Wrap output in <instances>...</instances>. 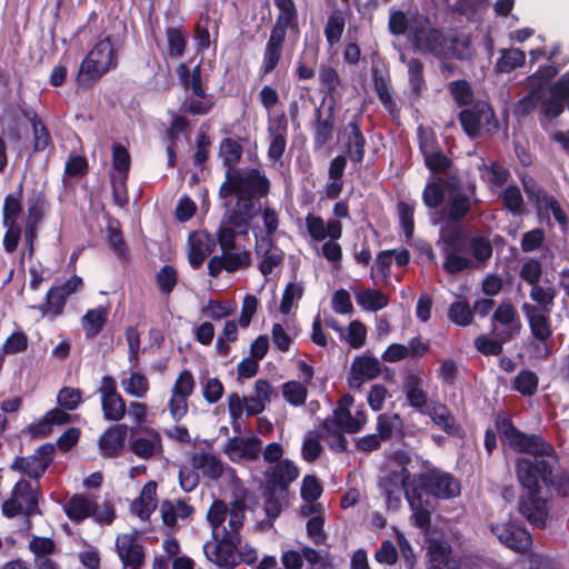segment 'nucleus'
<instances>
[{"label":"nucleus","mask_w":569,"mask_h":569,"mask_svg":"<svg viewBox=\"0 0 569 569\" xmlns=\"http://www.w3.org/2000/svg\"><path fill=\"white\" fill-rule=\"evenodd\" d=\"M381 373V366L377 358L371 356L355 357L347 378L348 387L358 390L369 380H373Z\"/></svg>","instance_id":"obj_15"},{"label":"nucleus","mask_w":569,"mask_h":569,"mask_svg":"<svg viewBox=\"0 0 569 569\" xmlns=\"http://www.w3.org/2000/svg\"><path fill=\"white\" fill-rule=\"evenodd\" d=\"M191 463L194 469H202L203 475L212 480L219 479L223 473L222 462L210 453H194Z\"/></svg>","instance_id":"obj_44"},{"label":"nucleus","mask_w":569,"mask_h":569,"mask_svg":"<svg viewBox=\"0 0 569 569\" xmlns=\"http://www.w3.org/2000/svg\"><path fill=\"white\" fill-rule=\"evenodd\" d=\"M448 319L460 327H467L472 322L473 311L467 301H455L448 309Z\"/></svg>","instance_id":"obj_58"},{"label":"nucleus","mask_w":569,"mask_h":569,"mask_svg":"<svg viewBox=\"0 0 569 569\" xmlns=\"http://www.w3.org/2000/svg\"><path fill=\"white\" fill-rule=\"evenodd\" d=\"M278 14L266 42L259 76L266 77L274 71L282 59L287 33L299 32V13L295 0H273Z\"/></svg>","instance_id":"obj_2"},{"label":"nucleus","mask_w":569,"mask_h":569,"mask_svg":"<svg viewBox=\"0 0 569 569\" xmlns=\"http://www.w3.org/2000/svg\"><path fill=\"white\" fill-rule=\"evenodd\" d=\"M41 498L42 491L39 487L33 488L30 481L20 479L13 486L10 497L3 501L2 515L9 519L19 515H23L28 519L34 515H42L39 508Z\"/></svg>","instance_id":"obj_5"},{"label":"nucleus","mask_w":569,"mask_h":569,"mask_svg":"<svg viewBox=\"0 0 569 569\" xmlns=\"http://www.w3.org/2000/svg\"><path fill=\"white\" fill-rule=\"evenodd\" d=\"M107 244L118 258L127 256V247L118 220L108 223Z\"/></svg>","instance_id":"obj_57"},{"label":"nucleus","mask_w":569,"mask_h":569,"mask_svg":"<svg viewBox=\"0 0 569 569\" xmlns=\"http://www.w3.org/2000/svg\"><path fill=\"white\" fill-rule=\"evenodd\" d=\"M408 67V76H409V84L412 91V94L416 97H420L422 90L426 87L425 80V66L423 62L418 58H411L407 61Z\"/></svg>","instance_id":"obj_54"},{"label":"nucleus","mask_w":569,"mask_h":569,"mask_svg":"<svg viewBox=\"0 0 569 569\" xmlns=\"http://www.w3.org/2000/svg\"><path fill=\"white\" fill-rule=\"evenodd\" d=\"M228 513V507L224 501L216 499L207 513V520L212 528V538H217L219 531L222 529V525L226 521Z\"/></svg>","instance_id":"obj_59"},{"label":"nucleus","mask_w":569,"mask_h":569,"mask_svg":"<svg viewBox=\"0 0 569 569\" xmlns=\"http://www.w3.org/2000/svg\"><path fill=\"white\" fill-rule=\"evenodd\" d=\"M66 303L67 299L51 287L47 291L44 301L37 308L41 312L42 317L48 318L50 321H54L63 313Z\"/></svg>","instance_id":"obj_42"},{"label":"nucleus","mask_w":569,"mask_h":569,"mask_svg":"<svg viewBox=\"0 0 569 569\" xmlns=\"http://www.w3.org/2000/svg\"><path fill=\"white\" fill-rule=\"evenodd\" d=\"M149 437L148 438H133L130 441V450L137 457L141 459H150L154 456L157 450H161V436L160 433L152 428H143L142 429Z\"/></svg>","instance_id":"obj_32"},{"label":"nucleus","mask_w":569,"mask_h":569,"mask_svg":"<svg viewBox=\"0 0 569 569\" xmlns=\"http://www.w3.org/2000/svg\"><path fill=\"white\" fill-rule=\"evenodd\" d=\"M282 395L287 402L298 407L306 402L308 390L303 383L291 380L282 385Z\"/></svg>","instance_id":"obj_63"},{"label":"nucleus","mask_w":569,"mask_h":569,"mask_svg":"<svg viewBox=\"0 0 569 569\" xmlns=\"http://www.w3.org/2000/svg\"><path fill=\"white\" fill-rule=\"evenodd\" d=\"M332 427L347 433H356L361 429V422L351 415L349 408L338 406L333 410L332 417L326 418L321 422L322 430L329 431Z\"/></svg>","instance_id":"obj_30"},{"label":"nucleus","mask_w":569,"mask_h":569,"mask_svg":"<svg viewBox=\"0 0 569 569\" xmlns=\"http://www.w3.org/2000/svg\"><path fill=\"white\" fill-rule=\"evenodd\" d=\"M261 443V440L256 436L247 438L234 436L228 439L224 451L229 455L238 453L240 457L256 458Z\"/></svg>","instance_id":"obj_35"},{"label":"nucleus","mask_w":569,"mask_h":569,"mask_svg":"<svg viewBox=\"0 0 569 569\" xmlns=\"http://www.w3.org/2000/svg\"><path fill=\"white\" fill-rule=\"evenodd\" d=\"M448 89L453 101L459 107H468L473 103L475 93L471 84L467 80L459 79L451 81L448 84Z\"/></svg>","instance_id":"obj_55"},{"label":"nucleus","mask_w":569,"mask_h":569,"mask_svg":"<svg viewBox=\"0 0 569 569\" xmlns=\"http://www.w3.org/2000/svg\"><path fill=\"white\" fill-rule=\"evenodd\" d=\"M124 391L136 398H143L149 390V381L140 372H132L128 379L122 380Z\"/></svg>","instance_id":"obj_64"},{"label":"nucleus","mask_w":569,"mask_h":569,"mask_svg":"<svg viewBox=\"0 0 569 569\" xmlns=\"http://www.w3.org/2000/svg\"><path fill=\"white\" fill-rule=\"evenodd\" d=\"M180 81L186 88L190 87L192 93L198 98H206V89L201 80V66L197 64L190 70L184 63H180L178 67Z\"/></svg>","instance_id":"obj_47"},{"label":"nucleus","mask_w":569,"mask_h":569,"mask_svg":"<svg viewBox=\"0 0 569 569\" xmlns=\"http://www.w3.org/2000/svg\"><path fill=\"white\" fill-rule=\"evenodd\" d=\"M96 502L83 495L74 493L66 503L63 510L66 516L76 523H80L92 517Z\"/></svg>","instance_id":"obj_33"},{"label":"nucleus","mask_w":569,"mask_h":569,"mask_svg":"<svg viewBox=\"0 0 569 569\" xmlns=\"http://www.w3.org/2000/svg\"><path fill=\"white\" fill-rule=\"evenodd\" d=\"M539 378L537 373L529 369H523L512 380V389L523 397H531L538 390Z\"/></svg>","instance_id":"obj_52"},{"label":"nucleus","mask_w":569,"mask_h":569,"mask_svg":"<svg viewBox=\"0 0 569 569\" xmlns=\"http://www.w3.org/2000/svg\"><path fill=\"white\" fill-rule=\"evenodd\" d=\"M427 569H460V559L453 555L448 543L433 541L427 551Z\"/></svg>","instance_id":"obj_24"},{"label":"nucleus","mask_w":569,"mask_h":569,"mask_svg":"<svg viewBox=\"0 0 569 569\" xmlns=\"http://www.w3.org/2000/svg\"><path fill=\"white\" fill-rule=\"evenodd\" d=\"M269 147L268 158L274 162L280 161L286 152L288 136V119L284 112L269 119L268 122Z\"/></svg>","instance_id":"obj_16"},{"label":"nucleus","mask_w":569,"mask_h":569,"mask_svg":"<svg viewBox=\"0 0 569 569\" xmlns=\"http://www.w3.org/2000/svg\"><path fill=\"white\" fill-rule=\"evenodd\" d=\"M108 321V309L99 306L93 309H88L81 318V326L87 339L97 337L103 329Z\"/></svg>","instance_id":"obj_34"},{"label":"nucleus","mask_w":569,"mask_h":569,"mask_svg":"<svg viewBox=\"0 0 569 569\" xmlns=\"http://www.w3.org/2000/svg\"><path fill=\"white\" fill-rule=\"evenodd\" d=\"M263 488L277 491L282 497L289 492L290 483L299 477V468L289 459H283L266 470Z\"/></svg>","instance_id":"obj_10"},{"label":"nucleus","mask_w":569,"mask_h":569,"mask_svg":"<svg viewBox=\"0 0 569 569\" xmlns=\"http://www.w3.org/2000/svg\"><path fill=\"white\" fill-rule=\"evenodd\" d=\"M502 206L513 214H519L523 204V197L515 183L507 186L500 193Z\"/></svg>","instance_id":"obj_61"},{"label":"nucleus","mask_w":569,"mask_h":569,"mask_svg":"<svg viewBox=\"0 0 569 569\" xmlns=\"http://www.w3.org/2000/svg\"><path fill=\"white\" fill-rule=\"evenodd\" d=\"M361 120L360 114L353 116L342 133L345 140L343 154L349 157L355 164H361L366 154L367 139L361 129Z\"/></svg>","instance_id":"obj_12"},{"label":"nucleus","mask_w":569,"mask_h":569,"mask_svg":"<svg viewBox=\"0 0 569 569\" xmlns=\"http://www.w3.org/2000/svg\"><path fill=\"white\" fill-rule=\"evenodd\" d=\"M346 27V17L342 10L335 9L327 18L323 33L330 48L337 46L343 34Z\"/></svg>","instance_id":"obj_40"},{"label":"nucleus","mask_w":569,"mask_h":569,"mask_svg":"<svg viewBox=\"0 0 569 569\" xmlns=\"http://www.w3.org/2000/svg\"><path fill=\"white\" fill-rule=\"evenodd\" d=\"M415 47L425 53H430L437 59H448L446 51L447 36L438 28L425 29L416 27L412 32Z\"/></svg>","instance_id":"obj_11"},{"label":"nucleus","mask_w":569,"mask_h":569,"mask_svg":"<svg viewBox=\"0 0 569 569\" xmlns=\"http://www.w3.org/2000/svg\"><path fill=\"white\" fill-rule=\"evenodd\" d=\"M526 61L525 52L520 49H506L501 51V57L496 62V69L501 73H509L523 66Z\"/></svg>","instance_id":"obj_53"},{"label":"nucleus","mask_w":569,"mask_h":569,"mask_svg":"<svg viewBox=\"0 0 569 569\" xmlns=\"http://www.w3.org/2000/svg\"><path fill=\"white\" fill-rule=\"evenodd\" d=\"M312 144L315 151H320L332 140L335 130V102L327 109L325 114L321 106L313 111V121L311 122Z\"/></svg>","instance_id":"obj_14"},{"label":"nucleus","mask_w":569,"mask_h":569,"mask_svg":"<svg viewBox=\"0 0 569 569\" xmlns=\"http://www.w3.org/2000/svg\"><path fill=\"white\" fill-rule=\"evenodd\" d=\"M540 493L528 491L519 501V512L537 528H545L548 518V502Z\"/></svg>","instance_id":"obj_21"},{"label":"nucleus","mask_w":569,"mask_h":569,"mask_svg":"<svg viewBox=\"0 0 569 569\" xmlns=\"http://www.w3.org/2000/svg\"><path fill=\"white\" fill-rule=\"evenodd\" d=\"M318 80L320 84V91L325 93L322 102L329 97L335 102L333 96L338 92L341 87V78L337 69L330 64L322 63L319 67ZM323 103H321L322 106Z\"/></svg>","instance_id":"obj_38"},{"label":"nucleus","mask_w":569,"mask_h":569,"mask_svg":"<svg viewBox=\"0 0 569 569\" xmlns=\"http://www.w3.org/2000/svg\"><path fill=\"white\" fill-rule=\"evenodd\" d=\"M306 227L309 236L315 241H322L327 237L331 240H339L342 236V223L338 219H329L325 223L323 219L313 213H308L306 217Z\"/></svg>","instance_id":"obj_22"},{"label":"nucleus","mask_w":569,"mask_h":569,"mask_svg":"<svg viewBox=\"0 0 569 569\" xmlns=\"http://www.w3.org/2000/svg\"><path fill=\"white\" fill-rule=\"evenodd\" d=\"M402 391L408 405L418 412H425L428 408V393L423 390V379L420 375L408 372L402 381Z\"/></svg>","instance_id":"obj_26"},{"label":"nucleus","mask_w":569,"mask_h":569,"mask_svg":"<svg viewBox=\"0 0 569 569\" xmlns=\"http://www.w3.org/2000/svg\"><path fill=\"white\" fill-rule=\"evenodd\" d=\"M242 146L232 138H223L219 144V157L227 170H237L234 167L241 160Z\"/></svg>","instance_id":"obj_48"},{"label":"nucleus","mask_w":569,"mask_h":569,"mask_svg":"<svg viewBox=\"0 0 569 569\" xmlns=\"http://www.w3.org/2000/svg\"><path fill=\"white\" fill-rule=\"evenodd\" d=\"M128 426L117 423L109 427L99 438V448L103 457L116 458L124 447L128 436Z\"/></svg>","instance_id":"obj_25"},{"label":"nucleus","mask_w":569,"mask_h":569,"mask_svg":"<svg viewBox=\"0 0 569 569\" xmlns=\"http://www.w3.org/2000/svg\"><path fill=\"white\" fill-rule=\"evenodd\" d=\"M491 531L501 543L518 552L527 551L532 542L527 529L511 522L492 525Z\"/></svg>","instance_id":"obj_17"},{"label":"nucleus","mask_w":569,"mask_h":569,"mask_svg":"<svg viewBox=\"0 0 569 569\" xmlns=\"http://www.w3.org/2000/svg\"><path fill=\"white\" fill-rule=\"evenodd\" d=\"M168 56L177 59L181 58L187 50L188 32L180 27H168L166 30Z\"/></svg>","instance_id":"obj_46"},{"label":"nucleus","mask_w":569,"mask_h":569,"mask_svg":"<svg viewBox=\"0 0 569 569\" xmlns=\"http://www.w3.org/2000/svg\"><path fill=\"white\" fill-rule=\"evenodd\" d=\"M214 542H206L203 546V552L207 559L222 569H234L239 561L237 559V552L233 551L230 547L231 545H224L219 540V535L217 538H213Z\"/></svg>","instance_id":"obj_27"},{"label":"nucleus","mask_w":569,"mask_h":569,"mask_svg":"<svg viewBox=\"0 0 569 569\" xmlns=\"http://www.w3.org/2000/svg\"><path fill=\"white\" fill-rule=\"evenodd\" d=\"M357 303L367 311H378L388 306V296L378 289H365L356 293Z\"/></svg>","instance_id":"obj_49"},{"label":"nucleus","mask_w":569,"mask_h":569,"mask_svg":"<svg viewBox=\"0 0 569 569\" xmlns=\"http://www.w3.org/2000/svg\"><path fill=\"white\" fill-rule=\"evenodd\" d=\"M118 66L111 37L98 41L88 52L80 64V73H84L90 80H99L110 69Z\"/></svg>","instance_id":"obj_7"},{"label":"nucleus","mask_w":569,"mask_h":569,"mask_svg":"<svg viewBox=\"0 0 569 569\" xmlns=\"http://www.w3.org/2000/svg\"><path fill=\"white\" fill-rule=\"evenodd\" d=\"M349 157L346 154H337L331 159L328 167L329 181L326 184L325 192L328 199L335 200L339 198L345 187V171Z\"/></svg>","instance_id":"obj_28"},{"label":"nucleus","mask_w":569,"mask_h":569,"mask_svg":"<svg viewBox=\"0 0 569 569\" xmlns=\"http://www.w3.org/2000/svg\"><path fill=\"white\" fill-rule=\"evenodd\" d=\"M319 46L316 43L309 48H306L296 64V76L299 80H311L316 76V66L319 59Z\"/></svg>","instance_id":"obj_36"},{"label":"nucleus","mask_w":569,"mask_h":569,"mask_svg":"<svg viewBox=\"0 0 569 569\" xmlns=\"http://www.w3.org/2000/svg\"><path fill=\"white\" fill-rule=\"evenodd\" d=\"M271 182L264 172L257 168L244 171L226 170L224 181L218 190L221 199L236 197V204L224 213L227 223L248 234L250 222L260 212V199L270 193Z\"/></svg>","instance_id":"obj_1"},{"label":"nucleus","mask_w":569,"mask_h":569,"mask_svg":"<svg viewBox=\"0 0 569 569\" xmlns=\"http://www.w3.org/2000/svg\"><path fill=\"white\" fill-rule=\"evenodd\" d=\"M411 489L428 498L451 499L460 495L461 486L451 473L431 468L412 477Z\"/></svg>","instance_id":"obj_4"},{"label":"nucleus","mask_w":569,"mask_h":569,"mask_svg":"<svg viewBox=\"0 0 569 569\" xmlns=\"http://www.w3.org/2000/svg\"><path fill=\"white\" fill-rule=\"evenodd\" d=\"M558 458H519L516 461V475L520 485L532 493H540L542 487L553 485V469Z\"/></svg>","instance_id":"obj_3"},{"label":"nucleus","mask_w":569,"mask_h":569,"mask_svg":"<svg viewBox=\"0 0 569 569\" xmlns=\"http://www.w3.org/2000/svg\"><path fill=\"white\" fill-rule=\"evenodd\" d=\"M406 499L412 510V519L416 527L428 529L431 525V505L429 498L410 489V492L406 491Z\"/></svg>","instance_id":"obj_29"},{"label":"nucleus","mask_w":569,"mask_h":569,"mask_svg":"<svg viewBox=\"0 0 569 569\" xmlns=\"http://www.w3.org/2000/svg\"><path fill=\"white\" fill-rule=\"evenodd\" d=\"M53 453L54 446L47 442L41 445L33 455L17 457L10 468L38 480L46 473L52 462Z\"/></svg>","instance_id":"obj_8"},{"label":"nucleus","mask_w":569,"mask_h":569,"mask_svg":"<svg viewBox=\"0 0 569 569\" xmlns=\"http://www.w3.org/2000/svg\"><path fill=\"white\" fill-rule=\"evenodd\" d=\"M522 311L528 319L530 332L538 341H549L552 336L550 311H540L530 303L522 305Z\"/></svg>","instance_id":"obj_23"},{"label":"nucleus","mask_w":569,"mask_h":569,"mask_svg":"<svg viewBox=\"0 0 569 569\" xmlns=\"http://www.w3.org/2000/svg\"><path fill=\"white\" fill-rule=\"evenodd\" d=\"M371 78L373 84V91L376 92L380 103L385 110L393 119L399 118L400 108L393 99V89L391 86V79L388 72H382L377 68H372Z\"/></svg>","instance_id":"obj_19"},{"label":"nucleus","mask_w":569,"mask_h":569,"mask_svg":"<svg viewBox=\"0 0 569 569\" xmlns=\"http://www.w3.org/2000/svg\"><path fill=\"white\" fill-rule=\"evenodd\" d=\"M22 183L19 184L18 191L6 196L3 201V224L17 223V219L22 213Z\"/></svg>","instance_id":"obj_56"},{"label":"nucleus","mask_w":569,"mask_h":569,"mask_svg":"<svg viewBox=\"0 0 569 569\" xmlns=\"http://www.w3.org/2000/svg\"><path fill=\"white\" fill-rule=\"evenodd\" d=\"M114 547L122 569H141L144 566L146 549L139 542L137 531L118 535Z\"/></svg>","instance_id":"obj_9"},{"label":"nucleus","mask_w":569,"mask_h":569,"mask_svg":"<svg viewBox=\"0 0 569 569\" xmlns=\"http://www.w3.org/2000/svg\"><path fill=\"white\" fill-rule=\"evenodd\" d=\"M447 40L446 51H448V59L453 58L462 61L469 58L471 39L468 34L453 32L447 36Z\"/></svg>","instance_id":"obj_45"},{"label":"nucleus","mask_w":569,"mask_h":569,"mask_svg":"<svg viewBox=\"0 0 569 569\" xmlns=\"http://www.w3.org/2000/svg\"><path fill=\"white\" fill-rule=\"evenodd\" d=\"M188 260L192 269H199L206 258L213 252L216 241L208 231H193L189 239Z\"/></svg>","instance_id":"obj_20"},{"label":"nucleus","mask_w":569,"mask_h":569,"mask_svg":"<svg viewBox=\"0 0 569 569\" xmlns=\"http://www.w3.org/2000/svg\"><path fill=\"white\" fill-rule=\"evenodd\" d=\"M441 240L443 243V252H461L468 242V233L455 223L441 230Z\"/></svg>","instance_id":"obj_41"},{"label":"nucleus","mask_w":569,"mask_h":569,"mask_svg":"<svg viewBox=\"0 0 569 569\" xmlns=\"http://www.w3.org/2000/svg\"><path fill=\"white\" fill-rule=\"evenodd\" d=\"M423 415H427L431 421L450 437L463 438L466 432L457 422L447 405L440 401H433L426 408Z\"/></svg>","instance_id":"obj_18"},{"label":"nucleus","mask_w":569,"mask_h":569,"mask_svg":"<svg viewBox=\"0 0 569 569\" xmlns=\"http://www.w3.org/2000/svg\"><path fill=\"white\" fill-rule=\"evenodd\" d=\"M469 252L477 264L483 267L491 259L493 253L492 241L488 236L475 234L469 241Z\"/></svg>","instance_id":"obj_43"},{"label":"nucleus","mask_w":569,"mask_h":569,"mask_svg":"<svg viewBox=\"0 0 569 569\" xmlns=\"http://www.w3.org/2000/svg\"><path fill=\"white\" fill-rule=\"evenodd\" d=\"M471 197L463 192L450 194L447 202L448 222L459 223L471 211Z\"/></svg>","instance_id":"obj_37"},{"label":"nucleus","mask_w":569,"mask_h":569,"mask_svg":"<svg viewBox=\"0 0 569 569\" xmlns=\"http://www.w3.org/2000/svg\"><path fill=\"white\" fill-rule=\"evenodd\" d=\"M178 282V272L174 267L164 264L156 273V284L158 290L166 296H169Z\"/></svg>","instance_id":"obj_60"},{"label":"nucleus","mask_w":569,"mask_h":569,"mask_svg":"<svg viewBox=\"0 0 569 569\" xmlns=\"http://www.w3.org/2000/svg\"><path fill=\"white\" fill-rule=\"evenodd\" d=\"M523 452L529 453V458H558L553 446L550 442L546 441L542 436L533 433L529 435Z\"/></svg>","instance_id":"obj_51"},{"label":"nucleus","mask_w":569,"mask_h":569,"mask_svg":"<svg viewBox=\"0 0 569 569\" xmlns=\"http://www.w3.org/2000/svg\"><path fill=\"white\" fill-rule=\"evenodd\" d=\"M557 297L556 288L551 282H548L546 286L531 284L530 289V298L532 301L537 303V308L540 311H551L555 299Z\"/></svg>","instance_id":"obj_50"},{"label":"nucleus","mask_w":569,"mask_h":569,"mask_svg":"<svg viewBox=\"0 0 569 569\" xmlns=\"http://www.w3.org/2000/svg\"><path fill=\"white\" fill-rule=\"evenodd\" d=\"M459 122L463 132L470 138L476 139L480 136L481 127L490 134L497 132L500 128L499 120L491 104L483 100H477L469 108L462 109L458 114Z\"/></svg>","instance_id":"obj_6"},{"label":"nucleus","mask_w":569,"mask_h":569,"mask_svg":"<svg viewBox=\"0 0 569 569\" xmlns=\"http://www.w3.org/2000/svg\"><path fill=\"white\" fill-rule=\"evenodd\" d=\"M157 482L148 481L141 489L140 496L131 505L132 511L143 521L149 520L157 508Z\"/></svg>","instance_id":"obj_31"},{"label":"nucleus","mask_w":569,"mask_h":569,"mask_svg":"<svg viewBox=\"0 0 569 569\" xmlns=\"http://www.w3.org/2000/svg\"><path fill=\"white\" fill-rule=\"evenodd\" d=\"M101 409L103 417L109 421H120L126 415V402L121 396L108 397L101 399Z\"/></svg>","instance_id":"obj_62"},{"label":"nucleus","mask_w":569,"mask_h":569,"mask_svg":"<svg viewBox=\"0 0 569 569\" xmlns=\"http://www.w3.org/2000/svg\"><path fill=\"white\" fill-rule=\"evenodd\" d=\"M405 422L399 413H380L377 417V435L383 440L388 441L392 438L393 431L400 437L405 436Z\"/></svg>","instance_id":"obj_39"},{"label":"nucleus","mask_w":569,"mask_h":569,"mask_svg":"<svg viewBox=\"0 0 569 569\" xmlns=\"http://www.w3.org/2000/svg\"><path fill=\"white\" fill-rule=\"evenodd\" d=\"M408 468L390 469L380 481V489L389 505L399 503L401 493L410 492L411 480Z\"/></svg>","instance_id":"obj_13"}]
</instances>
